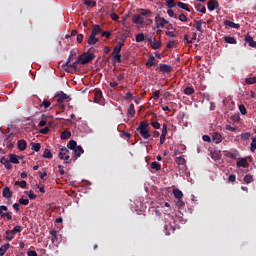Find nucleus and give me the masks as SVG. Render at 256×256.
Masks as SVG:
<instances>
[{
	"instance_id": "nucleus-1",
	"label": "nucleus",
	"mask_w": 256,
	"mask_h": 256,
	"mask_svg": "<svg viewBox=\"0 0 256 256\" xmlns=\"http://www.w3.org/2000/svg\"><path fill=\"white\" fill-rule=\"evenodd\" d=\"M139 135L142 136L145 140L151 139V132L149 131V123L147 121H141L136 128Z\"/></svg>"
},
{
	"instance_id": "nucleus-2",
	"label": "nucleus",
	"mask_w": 256,
	"mask_h": 256,
	"mask_svg": "<svg viewBox=\"0 0 256 256\" xmlns=\"http://www.w3.org/2000/svg\"><path fill=\"white\" fill-rule=\"evenodd\" d=\"M0 218L11 221L13 219V212L9 211V207L5 205L0 206Z\"/></svg>"
},
{
	"instance_id": "nucleus-3",
	"label": "nucleus",
	"mask_w": 256,
	"mask_h": 256,
	"mask_svg": "<svg viewBox=\"0 0 256 256\" xmlns=\"http://www.w3.org/2000/svg\"><path fill=\"white\" fill-rule=\"evenodd\" d=\"M78 58L81 65H87V63H90V61H93V59H95V54L91 52H84Z\"/></svg>"
},
{
	"instance_id": "nucleus-4",
	"label": "nucleus",
	"mask_w": 256,
	"mask_h": 256,
	"mask_svg": "<svg viewBox=\"0 0 256 256\" xmlns=\"http://www.w3.org/2000/svg\"><path fill=\"white\" fill-rule=\"evenodd\" d=\"M67 153H69V149L61 148L58 157L59 159L64 160L65 163H72L73 158H71V156Z\"/></svg>"
},
{
	"instance_id": "nucleus-5",
	"label": "nucleus",
	"mask_w": 256,
	"mask_h": 256,
	"mask_svg": "<svg viewBox=\"0 0 256 256\" xmlns=\"http://www.w3.org/2000/svg\"><path fill=\"white\" fill-rule=\"evenodd\" d=\"M168 23L169 22L167 21V19H165L163 17L157 16L155 18L156 29H163L165 27V25H167Z\"/></svg>"
},
{
	"instance_id": "nucleus-6",
	"label": "nucleus",
	"mask_w": 256,
	"mask_h": 256,
	"mask_svg": "<svg viewBox=\"0 0 256 256\" xmlns=\"http://www.w3.org/2000/svg\"><path fill=\"white\" fill-rule=\"evenodd\" d=\"M55 99L57 103H63L64 101H67V99H69V95H67L63 91H59L55 94Z\"/></svg>"
},
{
	"instance_id": "nucleus-7",
	"label": "nucleus",
	"mask_w": 256,
	"mask_h": 256,
	"mask_svg": "<svg viewBox=\"0 0 256 256\" xmlns=\"http://www.w3.org/2000/svg\"><path fill=\"white\" fill-rule=\"evenodd\" d=\"M102 33H103V28H101V25L94 24L90 34L97 37V35H102Z\"/></svg>"
},
{
	"instance_id": "nucleus-8",
	"label": "nucleus",
	"mask_w": 256,
	"mask_h": 256,
	"mask_svg": "<svg viewBox=\"0 0 256 256\" xmlns=\"http://www.w3.org/2000/svg\"><path fill=\"white\" fill-rule=\"evenodd\" d=\"M203 25L204 27H207V22L200 19L195 22L194 27L197 31H199L200 33H203Z\"/></svg>"
},
{
	"instance_id": "nucleus-9",
	"label": "nucleus",
	"mask_w": 256,
	"mask_h": 256,
	"mask_svg": "<svg viewBox=\"0 0 256 256\" xmlns=\"http://www.w3.org/2000/svg\"><path fill=\"white\" fill-rule=\"evenodd\" d=\"M212 141L213 143H215L216 145H219V143H221L223 141V136L221 135V133L219 132H214L212 134Z\"/></svg>"
},
{
	"instance_id": "nucleus-10",
	"label": "nucleus",
	"mask_w": 256,
	"mask_h": 256,
	"mask_svg": "<svg viewBox=\"0 0 256 256\" xmlns=\"http://www.w3.org/2000/svg\"><path fill=\"white\" fill-rule=\"evenodd\" d=\"M0 163L4 165L5 169H8V170L13 169V165H11V161L5 156L0 159Z\"/></svg>"
},
{
	"instance_id": "nucleus-11",
	"label": "nucleus",
	"mask_w": 256,
	"mask_h": 256,
	"mask_svg": "<svg viewBox=\"0 0 256 256\" xmlns=\"http://www.w3.org/2000/svg\"><path fill=\"white\" fill-rule=\"evenodd\" d=\"M73 155H74V161L75 159H77V157H81V155H83V153H85V150H83V147L81 146H77L73 151H72Z\"/></svg>"
},
{
	"instance_id": "nucleus-12",
	"label": "nucleus",
	"mask_w": 256,
	"mask_h": 256,
	"mask_svg": "<svg viewBox=\"0 0 256 256\" xmlns=\"http://www.w3.org/2000/svg\"><path fill=\"white\" fill-rule=\"evenodd\" d=\"M159 71H161V73H171V71H173V67L169 64H161L159 66Z\"/></svg>"
},
{
	"instance_id": "nucleus-13",
	"label": "nucleus",
	"mask_w": 256,
	"mask_h": 256,
	"mask_svg": "<svg viewBox=\"0 0 256 256\" xmlns=\"http://www.w3.org/2000/svg\"><path fill=\"white\" fill-rule=\"evenodd\" d=\"M2 196L5 198V199H11V197H13V192L11 191V188L9 187H4L3 188V191H2Z\"/></svg>"
},
{
	"instance_id": "nucleus-14",
	"label": "nucleus",
	"mask_w": 256,
	"mask_h": 256,
	"mask_svg": "<svg viewBox=\"0 0 256 256\" xmlns=\"http://www.w3.org/2000/svg\"><path fill=\"white\" fill-rule=\"evenodd\" d=\"M50 235L52 237V243H59L61 235L57 234V230H51Z\"/></svg>"
},
{
	"instance_id": "nucleus-15",
	"label": "nucleus",
	"mask_w": 256,
	"mask_h": 256,
	"mask_svg": "<svg viewBox=\"0 0 256 256\" xmlns=\"http://www.w3.org/2000/svg\"><path fill=\"white\" fill-rule=\"evenodd\" d=\"M123 45H125V41L117 42V45L113 49V54H121V49H123Z\"/></svg>"
},
{
	"instance_id": "nucleus-16",
	"label": "nucleus",
	"mask_w": 256,
	"mask_h": 256,
	"mask_svg": "<svg viewBox=\"0 0 256 256\" xmlns=\"http://www.w3.org/2000/svg\"><path fill=\"white\" fill-rule=\"evenodd\" d=\"M87 43L88 45H97V43H99V38L93 34H90Z\"/></svg>"
},
{
	"instance_id": "nucleus-17",
	"label": "nucleus",
	"mask_w": 256,
	"mask_h": 256,
	"mask_svg": "<svg viewBox=\"0 0 256 256\" xmlns=\"http://www.w3.org/2000/svg\"><path fill=\"white\" fill-rule=\"evenodd\" d=\"M207 7H208L209 11H215V8L219 7V2H217L215 0H209L207 2Z\"/></svg>"
},
{
	"instance_id": "nucleus-18",
	"label": "nucleus",
	"mask_w": 256,
	"mask_h": 256,
	"mask_svg": "<svg viewBox=\"0 0 256 256\" xmlns=\"http://www.w3.org/2000/svg\"><path fill=\"white\" fill-rule=\"evenodd\" d=\"M132 21L136 25H143V23H144L143 17H141V15H139V14L134 15Z\"/></svg>"
},
{
	"instance_id": "nucleus-19",
	"label": "nucleus",
	"mask_w": 256,
	"mask_h": 256,
	"mask_svg": "<svg viewBox=\"0 0 256 256\" xmlns=\"http://www.w3.org/2000/svg\"><path fill=\"white\" fill-rule=\"evenodd\" d=\"M164 229H165V234L166 235H170L172 233H175V227L171 224H166L164 226Z\"/></svg>"
},
{
	"instance_id": "nucleus-20",
	"label": "nucleus",
	"mask_w": 256,
	"mask_h": 256,
	"mask_svg": "<svg viewBox=\"0 0 256 256\" xmlns=\"http://www.w3.org/2000/svg\"><path fill=\"white\" fill-rule=\"evenodd\" d=\"M237 167H244L247 168L249 163L247 162V158H240L237 163H236Z\"/></svg>"
},
{
	"instance_id": "nucleus-21",
	"label": "nucleus",
	"mask_w": 256,
	"mask_h": 256,
	"mask_svg": "<svg viewBox=\"0 0 256 256\" xmlns=\"http://www.w3.org/2000/svg\"><path fill=\"white\" fill-rule=\"evenodd\" d=\"M224 25L226 27H230V29H239L240 25L239 24H236L230 20H226L224 21Z\"/></svg>"
},
{
	"instance_id": "nucleus-22",
	"label": "nucleus",
	"mask_w": 256,
	"mask_h": 256,
	"mask_svg": "<svg viewBox=\"0 0 256 256\" xmlns=\"http://www.w3.org/2000/svg\"><path fill=\"white\" fill-rule=\"evenodd\" d=\"M18 149L19 151H25V149H27V141H25L24 139L19 140Z\"/></svg>"
},
{
	"instance_id": "nucleus-23",
	"label": "nucleus",
	"mask_w": 256,
	"mask_h": 256,
	"mask_svg": "<svg viewBox=\"0 0 256 256\" xmlns=\"http://www.w3.org/2000/svg\"><path fill=\"white\" fill-rule=\"evenodd\" d=\"M224 41L225 43H229L230 45H237V40L235 39V37L232 36H225Z\"/></svg>"
},
{
	"instance_id": "nucleus-24",
	"label": "nucleus",
	"mask_w": 256,
	"mask_h": 256,
	"mask_svg": "<svg viewBox=\"0 0 256 256\" xmlns=\"http://www.w3.org/2000/svg\"><path fill=\"white\" fill-rule=\"evenodd\" d=\"M10 163H13L14 165H19V158L15 154H9V159Z\"/></svg>"
},
{
	"instance_id": "nucleus-25",
	"label": "nucleus",
	"mask_w": 256,
	"mask_h": 256,
	"mask_svg": "<svg viewBox=\"0 0 256 256\" xmlns=\"http://www.w3.org/2000/svg\"><path fill=\"white\" fill-rule=\"evenodd\" d=\"M30 147H31L32 151H35L36 153L41 151V143L31 142Z\"/></svg>"
},
{
	"instance_id": "nucleus-26",
	"label": "nucleus",
	"mask_w": 256,
	"mask_h": 256,
	"mask_svg": "<svg viewBox=\"0 0 256 256\" xmlns=\"http://www.w3.org/2000/svg\"><path fill=\"white\" fill-rule=\"evenodd\" d=\"M42 157H43L44 159H53V152H51L50 149H47V148H46V149L44 150V153H43Z\"/></svg>"
},
{
	"instance_id": "nucleus-27",
	"label": "nucleus",
	"mask_w": 256,
	"mask_h": 256,
	"mask_svg": "<svg viewBox=\"0 0 256 256\" xmlns=\"http://www.w3.org/2000/svg\"><path fill=\"white\" fill-rule=\"evenodd\" d=\"M9 247H11V244H9V243L2 245L0 247V256L5 255V253H7V250L9 249Z\"/></svg>"
},
{
	"instance_id": "nucleus-28",
	"label": "nucleus",
	"mask_w": 256,
	"mask_h": 256,
	"mask_svg": "<svg viewBox=\"0 0 256 256\" xmlns=\"http://www.w3.org/2000/svg\"><path fill=\"white\" fill-rule=\"evenodd\" d=\"M246 43L250 45V47H256V42L253 40V37L248 35L245 37Z\"/></svg>"
},
{
	"instance_id": "nucleus-29",
	"label": "nucleus",
	"mask_w": 256,
	"mask_h": 256,
	"mask_svg": "<svg viewBox=\"0 0 256 256\" xmlns=\"http://www.w3.org/2000/svg\"><path fill=\"white\" fill-rule=\"evenodd\" d=\"M127 115H130V117H135V104L129 105V108L127 110Z\"/></svg>"
},
{
	"instance_id": "nucleus-30",
	"label": "nucleus",
	"mask_w": 256,
	"mask_h": 256,
	"mask_svg": "<svg viewBox=\"0 0 256 256\" xmlns=\"http://www.w3.org/2000/svg\"><path fill=\"white\" fill-rule=\"evenodd\" d=\"M94 94H95V101L97 102L101 101V97H103V92L99 89H95Z\"/></svg>"
},
{
	"instance_id": "nucleus-31",
	"label": "nucleus",
	"mask_w": 256,
	"mask_h": 256,
	"mask_svg": "<svg viewBox=\"0 0 256 256\" xmlns=\"http://www.w3.org/2000/svg\"><path fill=\"white\" fill-rule=\"evenodd\" d=\"M151 48L154 49V51H157V49H161V42L154 39L151 44Z\"/></svg>"
},
{
	"instance_id": "nucleus-32",
	"label": "nucleus",
	"mask_w": 256,
	"mask_h": 256,
	"mask_svg": "<svg viewBox=\"0 0 256 256\" xmlns=\"http://www.w3.org/2000/svg\"><path fill=\"white\" fill-rule=\"evenodd\" d=\"M155 56L151 55L149 56L148 61L146 62V67H153V65H155Z\"/></svg>"
},
{
	"instance_id": "nucleus-33",
	"label": "nucleus",
	"mask_w": 256,
	"mask_h": 256,
	"mask_svg": "<svg viewBox=\"0 0 256 256\" xmlns=\"http://www.w3.org/2000/svg\"><path fill=\"white\" fill-rule=\"evenodd\" d=\"M11 233V235H13L15 237V235H17V233H21V226L17 225L14 227L13 230H8V234Z\"/></svg>"
},
{
	"instance_id": "nucleus-34",
	"label": "nucleus",
	"mask_w": 256,
	"mask_h": 256,
	"mask_svg": "<svg viewBox=\"0 0 256 256\" xmlns=\"http://www.w3.org/2000/svg\"><path fill=\"white\" fill-rule=\"evenodd\" d=\"M177 7L180 9H184V11H187L188 13H191V9L187 7V4L183 2H177Z\"/></svg>"
},
{
	"instance_id": "nucleus-35",
	"label": "nucleus",
	"mask_w": 256,
	"mask_h": 256,
	"mask_svg": "<svg viewBox=\"0 0 256 256\" xmlns=\"http://www.w3.org/2000/svg\"><path fill=\"white\" fill-rule=\"evenodd\" d=\"M77 147V141L70 140L67 144V148L73 151Z\"/></svg>"
},
{
	"instance_id": "nucleus-36",
	"label": "nucleus",
	"mask_w": 256,
	"mask_h": 256,
	"mask_svg": "<svg viewBox=\"0 0 256 256\" xmlns=\"http://www.w3.org/2000/svg\"><path fill=\"white\" fill-rule=\"evenodd\" d=\"M173 193L176 199H183V192L181 190L175 189L173 190Z\"/></svg>"
},
{
	"instance_id": "nucleus-37",
	"label": "nucleus",
	"mask_w": 256,
	"mask_h": 256,
	"mask_svg": "<svg viewBox=\"0 0 256 256\" xmlns=\"http://www.w3.org/2000/svg\"><path fill=\"white\" fill-rule=\"evenodd\" d=\"M256 150V136L252 137V142L250 144L251 153H255Z\"/></svg>"
},
{
	"instance_id": "nucleus-38",
	"label": "nucleus",
	"mask_w": 256,
	"mask_h": 256,
	"mask_svg": "<svg viewBox=\"0 0 256 256\" xmlns=\"http://www.w3.org/2000/svg\"><path fill=\"white\" fill-rule=\"evenodd\" d=\"M143 41H145V34L138 33L136 35V43H143Z\"/></svg>"
},
{
	"instance_id": "nucleus-39",
	"label": "nucleus",
	"mask_w": 256,
	"mask_h": 256,
	"mask_svg": "<svg viewBox=\"0 0 256 256\" xmlns=\"http://www.w3.org/2000/svg\"><path fill=\"white\" fill-rule=\"evenodd\" d=\"M150 167L154 169V171H161V164H159V162H152Z\"/></svg>"
},
{
	"instance_id": "nucleus-40",
	"label": "nucleus",
	"mask_w": 256,
	"mask_h": 256,
	"mask_svg": "<svg viewBox=\"0 0 256 256\" xmlns=\"http://www.w3.org/2000/svg\"><path fill=\"white\" fill-rule=\"evenodd\" d=\"M175 45H179V42H177V40H170V41H168L166 47H167V49H173V47H175Z\"/></svg>"
},
{
	"instance_id": "nucleus-41",
	"label": "nucleus",
	"mask_w": 256,
	"mask_h": 256,
	"mask_svg": "<svg viewBox=\"0 0 256 256\" xmlns=\"http://www.w3.org/2000/svg\"><path fill=\"white\" fill-rule=\"evenodd\" d=\"M196 10L199 11V13H207V8L203 4H197Z\"/></svg>"
},
{
	"instance_id": "nucleus-42",
	"label": "nucleus",
	"mask_w": 256,
	"mask_h": 256,
	"mask_svg": "<svg viewBox=\"0 0 256 256\" xmlns=\"http://www.w3.org/2000/svg\"><path fill=\"white\" fill-rule=\"evenodd\" d=\"M84 5H87V7H96L97 2L95 0H84Z\"/></svg>"
},
{
	"instance_id": "nucleus-43",
	"label": "nucleus",
	"mask_w": 256,
	"mask_h": 256,
	"mask_svg": "<svg viewBox=\"0 0 256 256\" xmlns=\"http://www.w3.org/2000/svg\"><path fill=\"white\" fill-rule=\"evenodd\" d=\"M242 141H249L251 139V133L245 132L240 135Z\"/></svg>"
},
{
	"instance_id": "nucleus-44",
	"label": "nucleus",
	"mask_w": 256,
	"mask_h": 256,
	"mask_svg": "<svg viewBox=\"0 0 256 256\" xmlns=\"http://www.w3.org/2000/svg\"><path fill=\"white\" fill-rule=\"evenodd\" d=\"M245 83L247 85H255L256 84V76L255 77L246 78Z\"/></svg>"
},
{
	"instance_id": "nucleus-45",
	"label": "nucleus",
	"mask_w": 256,
	"mask_h": 256,
	"mask_svg": "<svg viewBox=\"0 0 256 256\" xmlns=\"http://www.w3.org/2000/svg\"><path fill=\"white\" fill-rule=\"evenodd\" d=\"M195 93V89L193 87H186L184 89V94L185 95H193Z\"/></svg>"
},
{
	"instance_id": "nucleus-46",
	"label": "nucleus",
	"mask_w": 256,
	"mask_h": 256,
	"mask_svg": "<svg viewBox=\"0 0 256 256\" xmlns=\"http://www.w3.org/2000/svg\"><path fill=\"white\" fill-rule=\"evenodd\" d=\"M5 240L6 241H13V239H15V236H13V234H11V233H9V230H7L6 232H5Z\"/></svg>"
},
{
	"instance_id": "nucleus-47",
	"label": "nucleus",
	"mask_w": 256,
	"mask_h": 256,
	"mask_svg": "<svg viewBox=\"0 0 256 256\" xmlns=\"http://www.w3.org/2000/svg\"><path fill=\"white\" fill-rule=\"evenodd\" d=\"M244 182L249 184V183H253V176L251 174H247L245 177H244Z\"/></svg>"
},
{
	"instance_id": "nucleus-48",
	"label": "nucleus",
	"mask_w": 256,
	"mask_h": 256,
	"mask_svg": "<svg viewBox=\"0 0 256 256\" xmlns=\"http://www.w3.org/2000/svg\"><path fill=\"white\" fill-rule=\"evenodd\" d=\"M71 137V132L69 131H64L61 134V139L65 140V139H69Z\"/></svg>"
},
{
	"instance_id": "nucleus-49",
	"label": "nucleus",
	"mask_w": 256,
	"mask_h": 256,
	"mask_svg": "<svg viewBox=\"0 0 256 256\" xmlns=\"http://www.w3.org/2000/svg\"><path fill=\"white\" fill-rule=\"evenodd\" d=\"M40 107H44V109H49V107H51V102L49 100H44Z\"/></svg>"
},
{
	"instance_id": "nucleus-50",
	"label": "nucleus",
	"mask_w": 256,
	"mask_h": 256,
	"mask_svg": "<svg viewBox=\"0 0 256 256\" xmlns=\"http://www.w3.org/2000/svg\"><path fill=\"white\" fill-rule=\"evenodd\" d=\"M172 29H173V31H166V35L168 37H177V31H175V28H173V27H172Z\"/></svg>"
},
{
	"instance_id": "nucleus-51",
	"label": "nucleus",
	"mask_w": 256,
	"mask_h": 256,
	"mask_svg": "<svg viewBox=\"0 0 256 256\" xmlns=\"http://www.w3.org/2000/svg\"><path fill=\"white\" fill-rule=\"evenodd\" d=\"M72 64H73V63H71V62H69V60H67L66 63H65L64 65H62V67H63V69H64L65 71H69V70H67V69H71V68H72Z\"/></svg>"
},
{
	"instance_id": "nucleus-52",
	"label": "nucleus",
	"mask_w": 256,
	"mask_h": 256,
	"mask_svg": "<svg viewBox=\"0 0 256 256\" xmlns=\"http://www.w3.org/2000/svg\"><path fill=\"white\" fill-rule=\"evenodd\" d=\"M168 9H173L175 7V0H166Z\"/></svg>"
},
{
	"instance_id": "nucleus-53",
	"label": "nucleus",
	"mask_w": 256,
	"mask_h": 256,
	"mask_svg": "<svg viewBox=\"0 0 256 256\" xmlns=\"http://www.w3.org/2000/svg\"><path fill=\"white\" fill-rule=\"evenodd\" d=\"M176 163L178 165H185V163H187V161L185 160V158L180 156V157L177 158Z\"/></svg>"
},
{
	"instance_id": "nucleus-54",
	"label": "nucleus",
	"mask_w": 256,
	"mask_h": 256,
	"mask_svg": "<svg viewBox=\"0 0 256 256\" xmlns=\"http://www.w3.org/2000/svg\"><path fill=\"white\" fill-rule=\"evenodd\" d=\"M178 19H179V21H181L182 23H187V21H188L187 15H185V14H180V15L178 16Z\"/></svg>"
},
{
	"instance_id": "nucleus-55",
	"label": "nucleus",
	"mask_w": 256,
	"mask_h": 256,
	"mask_svg": "<svg viewBox=\"0 0 256 256\" xmlns=\"http://www.w3.org/2000/svg\"><path fill=\"white\" fill-rule=\"evenodd\" d=\"M239 111L242 115H247V108H245V105L241 104L239 106Z\"/></svg>"
},
{
	"instance_id": "nucleus-56",
	"label": "nucleus",
	"mask_w": 256,
	"mask_h": 256,
	"mask_svg": "<svg viewBox=\"0 0 256 256\" xmlns=\"http://www.w3.org/2000/svg\"><path fill=\"white\" fill-rule=\"evenodd\" d=\"M167 13H168L169 17H174V19L178 18L177 14H175V11H173V9H168Z\"/></svg>"
},
{
	"instance_id": "nucleus-57",
	"label": "nucleus",
	"mask_w": 256,
	"mask_h": 256,
	"mask_svg": "<svg viewBox=\"0 0 256 256\" xmlns=\"http://www.w3.org/2000/svg\"><path fill=\"white\" fill-rule=\"evenodd\" d=\"M226 131H231L232 133H235L237 131V127H232L231 125L227 124L225 126Z\"/></svg>"
},
{
	"instance_id": "nucleus-58",
	"label": "nucleus",
	"mask_w": 256,
	"mask_h": 256,
	"mask_svg": "<svg viewBox=\"0 0 256 256\" xmlns=\"http://www.w3.org/2000/svg\"><path fill=\"white\" fill-rule=\"evenodd\" d=\"M47 119H48V117L43 118V119L39 122L38 127H45V126L47 125Z\"/></svg>"
},
{
	"instance_id": "nucleus-59",
	"label": "nucleus",
	"mask_w": 256,
	"mask_h": 256,
	"mask_svg": "<svg viewBox=\"0 0 256 256\" xmlns=\"http://www.w3.org/2000/svg\"><path fill=\"white\" fill-rule=\"evenodd\" d=\"M19 204L20 205H29V199L20 198Z\"/></svg>"
},
{
	"instance_id": "nucleus-60",
	"label": "nucleus",
	"mask_w": 256,
	"mask_h": 256,
	"mask_svg": "<svg viewBox=\"0 0 256 256\" xmlns=\"http://www.w3.org/2000/svg\"><path fill=\"white\" fill-rule=\"evenodd\" d=\"M151 126L154 128V129H161V124L156 121V122H151Z\"/></svg>"
},
{
	"instance_id": "nucleus-61",
	"label": "nucleus",
	"mask_w": 256,
	"mask_h": 256,
	"mask_svg": "<svg viewBox=\"0 0 256 256\" xmlns=\"http://www.w3.org/2000/svg\"><path fill=\"white\" fill-rule=\"evenodd\" d=\"M161 135L167 137V124H163L162 125V133H161Z\"/></svg>"
},
{
	"instance_id": "nucleus-62",
	"label": "nucleus",
	"mask_w": 256,
	"mask_h": 256,
	"mask_svg": "<svg viewBox=\"0 0 256 256\" xmlns=\"http://www.w3.org/2000/svg\"><path fill=\"white\" fill-rule=\"evenodd\" d=\"M102 37H106V39H109L111 37V32L110 31H103L102 30Z\"/></svg>"
},
{
	"instance_id": "nucleus-63",
	"label": "nucleus",
	"mask_w": 256,
	"mask_h": 256,
	"mask_svg": "<svg viewBox=\"0 0 256 256\" xmlns=\"http://www.w3.org/2000/svg\"><path fill=\"white\" fill-rule=\"evenodd\" d=\"M115 61H117L118 63H121V54H114Z\"/></svg>"
},
{
	"instance_id": "nucleus-64",
	"label": "nucleus",
	"mask_w": 256,
	"mask_h": 256,
	"mask_svg": "<svg viewBox=\"0 0 256 256\" xmlns=\"http://www.w3.org/2000/svg\"><path fill=\"white\" fill-rule=\"evenodd\" d=\"M27 255H28V256H38V255H37V252H36L35 250H30V251H28V252H27Z\"/></svg>"
}]
</instances>
